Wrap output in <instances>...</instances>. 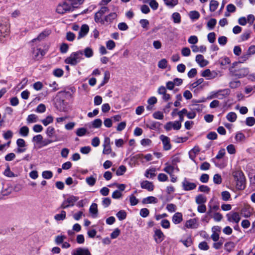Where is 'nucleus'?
I'll return each mask as SVG.
<instances>
[{
  "label": "nucleus",
  "instance_id": "f257e3e1",
  "mask_svg": "<svg viewBox=\"0 0 255 255\" xmlns=\"http://www.w3.org/2000/svg\"><path fill=\"white\" fill-rule=\"evenodd\" d=\"M83 54H84L86 57L90 58L93 55V50L90 47H87L83 51L79 50L73 52L69 57L65 59L64 62L66 64L75 66L84 59L83 57Z\"/></svg>",
  "mask_w": 255,
  "mask_h": 255
},
{
  "label": "nucleus",
  "instance_id": "f03ea898",
  "mask_svg": "<svg viewBox=\"0 0 255 255\" xmlns=\"http://www.w3.org/2000/svg\"><path fill=\"white\" fill-rule=\"evenodd\" d=\"M82 3L81 0H76L74 2L71 1L70 0H65L59 3L56 8V11L60 14H64L67 12L73 11L75 7V4Z\"/></svg>",
  "mask_w": 255,
  "mask_h": 255
},
{
  "label": "nucleus",
  "instance_id": "7ed1b4c3",
  "mask_svg": "<svg viewBox=\"0 0 255 255\" xmlns=\"http://www.w3.org/2000/svg\"><path fill=\"white\" fill-rule=\"evenodd\" d=\"M233 176L236 182L237 189L244 190L246 187V179L243 172L242 171H236L233 172Z\"/></svg>",
  "mask_w": 255,
  "mask_h": 255
},
{
  "label": "nucleus",
  "instance_id": "20e7f679",
  "mask_svg": "<svg viewBox=\"0 0 255 255\" xmlns=\"http://www.w3.org/2000/svg\"><path fill=\"white\" fill-rule=\"evenodd\" d=\"M78 197L71 195L63 202L60 208L61 209H66L69 207L73 206L75 202L78 201Z\"/></svg>",
  "mask_w": 255,
  "mask_h": 255
},
{
  "label": "nucleus",
  "instance_id": "39448f33",
  "mask_svg": "<svg viewBox=\"0 0 255 255\" xmlns=\"http://www.w3.org/2000/svg\"><path fill=\"white\" fill-rule=\"evenodd\" d=\"M227 220L230 222H235L238 224L241 220V217L238 212H231L226 215Z\"/></svg>",
  "mask_w": 255,
  "mask_h": 255
},
{
  "label": "nucleus",
  "instance_id": "423d86ee",
  "mask_svg": "<svg viewBox=\"0 0 255 255\" xmlns=\"http://www.w3.org/2000/svg\"><path fill=\"white\" fill-rule=\"evenodd\" d=\"M72 255H92L88 249L86 248H78L74 250Z\"/></svg>",
  "mask_w": 255,
  "mask_h": 255
},
{
  "label": "nucleus",
  "instance_id": "0eeeda50",
  "mask_svg": "<svg viewBox=\"0 0 255 255\" xmlns=\"http://www.w3.org/2000/svg\"><path fill=\"white\" fill-rule=\"evenodd\" d=\"M183 189L185 191H190L194 189L196 187V184L194 183L190 182L186 178H185L182 182Z\"/></svg>",
  "mask_w": 255,
  "mask_h": 255
},
{
  "label": "nucleus",
  "instance_id": "6e6552de",
  "mask_svg": "<svg viewBox=\"0 0 255 255\" xmlns=\"http://www.w3.org/2000/svg\"><path fill=\"white\" fill-rule=\"evenodd\" d=\"M160 139L162 142L163 148L165 150H168L171 149V145L170 143V139L168 137L162 134L160 136Z\"/></svg>",
  "mask_w": 255,
  "mask_h": 255
},
{
  "label": "nucleus",
  "instance_id": "1a4fd4ad",
  "mask_svg": "<svg viewBox=\"0 0 255 255\" xmlns=\"http://www.w3.org/2000/svg\"><path fill=\"white\" fill-rule=\"evenodd\" d=\"M154 239L157 244L160 243L164 238L163 232L160 229H156L154 231Z\"/></svg>",
  "mask_w": 255,
  "mask_h": 255
},
{
  "label": "nucleus",
  "instance_id": "9d476101",
  "mask_svg": "<svg viewBox=\"0 0 255 255\" xmlns=\"http://www.w3.org/2000/svg\"><path fill=\"white\" fill-rule=\"evenodd\" d=\"M231 93V90L228 89H224L218 90V98L222 100L227 97Z\"/></svg>",
  "mask_w": 255,
  "mask_h": 255
},
{
  "label": "nucleus",
  "instance_id": "9b49d317",
  "mask_svg": "<svg viewBox=\"0 0 255 255\" xmlns=\"http://www.w3.org/2000/svg\"><path fill=\"white\" fill-rule=\"evenodd\" d=\"M198 226L196 218L191 219L187 221L185 224V227L188 229H195Z\"/></svg>",
  "mask_w": 255,
  "mask_h": 255
},
{
  "label": "nucleus",
  "instance_id": "f8f14e48",
  "mask_svg": "<svg viewBox=\"0 0 255 255\" xmlns=\"http://www.w3.org/2000/svg\"><path fill=\"white\" fill-rule=\"evenodd\" d=\"M140 185L142 189H147L149 191H152L154 189V185L152 183L147 180L142 181Z\"/></svg>",
  "mask_w": 255,
  "mask_h": 255
},
{
  "label": "nucleus",
  "instance_id": "ddd939ff",
  "mask_svg": "<svg viewBox=\"0 0 255 255\" xmlns=\"http://www.w3.org/2000/svg\"><path fill=\"white\" fill-rule=\"evenodd\" d=\"M89 30V27L88 25H87V24L82 25L81 27L80 30L79 32L78 38L80 39V38L85 36L88 32Z\"/></svg>",
  "mask_w": 255,
  "mask_h": 255
},
{
  "label": "nucleus",
  "instance_id": "4468645a",
  "mask_svg": "<svg viewBox=\"0 0 255 255\" xmlns=\"http://www.w3.org/2000/svg\"><path fill=\"white\" fill-rule=\"evenodd\" d=\"M55 132V128L52 127H48L46 130V134L47 135L50 137L51 138L52 137H55V139L54 140V141H58L59 139L58 138L57 136H55L54 134Z\"/></svg>",
  "mask_w": 255,
  "mask_h": 255
},
{
  "label": "nucleus",
  "instance_id": "2eb2a0df",
  "mask_svg": "<svg viewBox=\"0 0 255 255\" xmlns=\"http://www.w3.org/2000/svg\"><path fill=\"white\" fill-rule=\"evenodd\" d=\"M196 61L201 67H204L208 64V61L204 59L202 55L198 54L196 56Z\"/></svg>",
  "mask_w": 255,
  "mask_h": 255
},
{
  "label": "nucleus",
  "instance_id": "dca6fc26",
  "mask_svg": "<svg viewBox=\"0 0 255 255\" xmlns=\"http://www.w3.org/2000/svg\"><path fill=\"white\" fill-rule=\"evenodd\" d=\"M183 220L182 214L180 212H176L172 217V222L178 224L180 223Z\"/></svg>",
  "mask_w": 255,
  "mask_h": 255
},
{
  "label": "nucleus",
  "instance_id": "f3484780",
  "mask_svg": "<svg viewBox=\"0 0 255 255\" xmlns=\"http://www.w3.org/2000/svg\"><path fill=\"white\" fill-rule=\"evenodd\" d=\"M89 212L91 214L92 217H97L98 212L97 204L92 203L90 207Z\"/></svg>",
  "mask_w": 255,
  "mask_h": 255
},
{
  "label": "nucleus",
  "instance_id": "a211bd4d",
  "mask_svg": "<svg viewBox=\"0 0 255 255\" xmlns=\"http://www.w3.org/2000/svg\"><path fill=\"white\" fill-rule=\"evenodd\" d=\"M50 33V30H45L43 31H42L41 33H40L38 37L36 38H34L32 42H33L35 41L36 40H41L45 38L46 36H48Z\"/></svg>",
  "mask_w": 255,
  "mask_h": 255
},
{
  "label": "nucleus",
  "instance_id": "6ab92c4d",
  "mask_svg": "<svg viewBox=\"0 0 255 255\" xmlns=\"http://www.w3.org/2000/svg\"><path fill=\"white\" fill-rule=\"evenodd\" d=\"M195 201L198 205L204 204L207 201V198L203 195L199 194L196 197Z\"/></svg>",
  "mask_w": 255,
  "mask_h": 255
},
{
  "label": "nucleus",
  "instance_id": "aec40b11",
  "mask_svg": "<svg viewBox=\"0 0 255 255\" xmlns=\"http://www.w3.org/2000/svg\"><path fill=\"white\" fill-rule=\"evenodd\" d=\"M144 3H148L153 10H156L158 7V3L155 0H144Z\"/></svg>",
  "mask_w": 255,
  "mask_h": 255
},
{
  "label": "nucleus",
  "instance_id": "412c9836",
  "mask_svg": "<svg viewBox=\"0 0 255 255\" xmlns=\"http://www.w3.org/2000/svg\"><path fill=\"white\" fill-rule=\"evenodd\" d=\"M157 199L153 196H149L143 199L142 203L143 204L156 203H157Z\"/></svg>",
  "mask_w": 255,
  "mask_h": 255
},
{
  "label": "nucleus",
  "instance_id": "4be33fe9",
  "mask_svg": "<svg viewBox=\"0 0 255 255\" xmlns=\"http://www.w3.org/2000/svg\"><path fill=\"white\" fill-rule=\"evenodd\" d=\"M117 16V14L115 12H112L107 15L104 18V22H112Z\"/></svg>",
  "mask_w": 255,
  "mask_h": 255
},
{
  "label": "nucleus",
  "instance_id": "5701e85b",
  "mask_svg": "<svg viewBox=\"0 0 255 255\" xmlns=\"http://www.w3.org/2000/svg\"><path fill=\"white\" fill-rule=\"evenodd\" d=\"M66 212L64 210L61 211L60 214H56L54 216V219L56 221H62L66 218Z\"/></svg>",
  "mask_w": 255,
  "mask_h": 255
},
{
  "label": "nucleus",
  "instance_id": "b1692460",
  "mask_svg": "<svg viewBox=\"0 0 255 255\" xmlns=\"http://www.w3.org/2000/svg\"><path fill=\"white\" fill-rule=\"evenodd\" d=\"M165 4L170 8H173L178 4V0H163Z\"/></svg>",
  "mask_w": 255,
  "mask_h": 255
},
{
  "label": "nucleus",
  "instance_id": "393cba45",
  "mask_svg": "<svg viewBox=\"0 0 255 255\" xmlns=\"http://www.w3.org/2000/svg\"><path fill=\"white\" fill-rule=\"evenodd\" d=\"M219 5V2L215 0H212L210 2V10L211 12L215 11Z\"/></svg>",
  "mask_w": 255,
  "mask_h": 255
},
{
  "label": "nucleus",
  "instance_id": "a878e982",
  "mask_svg": "<svg viewBox=\"0 0 255 255\" xmlns=\"http://www.w3.org/2000/svg\"><path fill=\"white\" fill-rule=\"evenodd\" d=\"M227 119L230 122H234L236 121L237 116L235 113L230 112L226 116Z\"/></svg>",
  "mask_w": 255,
  "mask_h": 255
},
{
  "label": "nucleus",
  "instance_id": "bb28decb",
  "mask_svg": "<svg viewBox=\"0 0 255 255\" xmlns=\"http://www.w3.org/2000/svg\"><path fill=\"white\" fill-rule=\"evenodd\" d=\"M116 216L119 220L122 221L126 218L127 213L125 210H122L117 213Z\"/></svg>",
  "mask_w": 255,
  "mask_h": 255
},
{
  "label": "nucleus",
  "instance_id": "cd10ccee",
  "mask_svg": "<svg viewBox=\"0 0 255 255\" xmlns=\"http://www.w3.org/2000/svg\"><path fill=\"white\" fill-rule=\"evenodd\" d=\"M19 134L22 136H27L29 133V128L26 126H23L19 129Z\"/></svg>",
  "mask_w": 255,
  "mask_h": 255
},
{
  "label": "nucleus",
  "instance_id": "c85d7f7f",
  "mask_svg": "<svg viewBox=\"0 0 255 255\" xmlns=\"http://www.w3.org/2000/svg\"><path fill=\"white\" fill-rule=\"evenodd\" d=\"M225 250L228 252H230L235 247V244L232 242L226 243L224 246Z\"/></svg>",
  "mask_w": 255,
  "mask_h": 255
},
{
  "label": "nucleus",
  "instance_id": "c756f323",
  "mask_svg": "<svg viewBox=\"0 0 255 255\" xmlns=\"http://www.w3.org/2000/svg\"><path fill=\"white\" fill-rule=\"evenodd\" d=\"M28 124L35 123L37 121V116L34 114L29 115L26 119Z\"/></svg>",
  "mask_w": 255,
  "mask_h": 255
},
{
  "label": "nucleus",
  "instance_id": "7c9ffc66",
  "mask_svg": "<svg viewBox=\"0 0 255 255\" xmlns=\"http://www.w3.org/2000/svg\"><path fill=\"white\" fill-rule=\"evenodd\" d=\"M180 242L186 247L191 246L193 243L191 237H188L186 240H181Z\"/></svg>",
  "mask_w": 255,
  "mask_h": 255
},
{
  "label": "nucleus",
  "instance_id": "2f4dec72",
  "mask_svg": "<svg viewBox=\"0 0 255 255\" xmlns=\"http://www.w3.org/2000/svg\"><path fill=\"white\" fill-rule=\"evenodd\" d=\"M189 17L192 20L198 19L200 17V13L196 10L191 11L189 13Z\"/></svg>",
  "mask_w": 255,
  "mask_h": 255
},
{
  "label": "nucleus",
  "instance_id": "473e14b6",
  "mask_svg": "<svg viewBox=\"0 0 255 255\" xmlns=\"http://www.w3.org/2000/svg\"><path fill=\"white\" fill-rule=\"evenodd\" d=\"M172 17L174 23H179L181 22V16L178 12L173 13Z\"/></svg>",
  "mask_w": 255,
  "mask_h": 255
},
{
  "label": "nucleus",
  "instance_id": "72a5a7b5",
  "mask_svg": "<svg viewBox=\"0 0 255 255\" xmlns=\"http://www.w3.org/2000/svg\"><path fill=\"white\" fill-rule=\"evenodd\" d=\"M66 239V237L63 235L57 236L55 238V243L56 245H60L62 244L64 240Z\"/></svg>",
  "mask_w": 255,
  "mask_h": 255
},
{
  "label": "nucleus",
  "instance_id": "f704fd0d",
  "mask_svg": "<svg viewBox=\"0 0 255 255\" xmlns=\"http://www.w3.org/2000/svg\"><path fill=\"white\" fill-rule=\"evenodd\" d=\"M53 121V118L51 116H48L45 119L41 121L42 123L47 126L48 124L52 123Z\"/></svg>",
  "mask_w": 255,
  "mask_h": 255
},
{
  "label": "nucleus",
  "instance_id": "c9c22d12",
  "mask_svg": "<svg viewBox=\"0 0 255 255\" xmlns=\"http://www.w3.org/2000/svg\"><path fill=\"white\" fill-rule=\"evenodd\" d=\"M237 142H241L245 140V136L241 132H238L236 133L235 137Z\"/></svg>",
  "mask_w": 255,
  "mask_h": 255
},
{
  "label": "nucleus",
  "instance_id": "e433bc0d",
  "mask_svg": "<svg viewBox=\"0 0 255 255\" xmlns=\"http://www.w3.org/2000/svg\"><path fill=\"white\" fill-rule=\"evenodd\" d=\"M3 174L5 176H7V177H13L15 176V175L14 174V173L12 172V171H11L10 167H9V166L8 165H7L6 168L4 170V171L3 172Z\"/></svg>",
  "mask_w": 255,
  "mask_h": 255
},
{
  "label": "nucleus",
  "instance_id": "4c0bfd02",
  "mask_svg": "<svg viewBox=\"0 0 255 255\" xmlns=\"http://www.w3.org/2000/svg\"><path fill=\"white\" fill-rule=\"evenodd\" d=\"M86 183L90 186H93L95 184L96 179L93 176L87 177L86 178Z\"/></svg>",
  "mask_w": 255,
  "mask_h": 255
},
{
  "label": "nucleus",
  "instance_id": "58836bf2",
  "mask_svg": "<svg viewBox=\"0 0 255 255\" xmlns=\"http://www.w3.org/2000/svg\"><path fill=\"white\" fill-rule=\"evenodd\" d=\"M217 23V21L215 18H211L209 20V21L207 23V26L209 28V29H213Z\"/></svg>",
  "mask_w": 255,
  "mask_h": 255
},
{
  "label": "nucleus",
  "instance_id": "ea45409f",
  "mask_svg": "<svg viewBox=\"0 0 255 255\" xmlns=\"http://www.w3.org/2000/svg\"><path fill=\"white\" fill-rule=\"evenodd\" d=\"M219 63L222 66L226 65L230 63V59L227 57L221 58L219 60Z\"/></svg>",
  "mask_w": 255,
  "mask_h": 255
},
{
  "label": "nucleus",
  "instance_id": "a19ab883",
  "mask_svg": "<svg viewBox=\"0 0 255 255\" xmlns=\"http://www.w3.org/2000/svg\"><path fill=\"white\" fill-rule=\"evenodd\" d=\"M42 176L43 178L49 179L53 176V173L51 171L46 170L42 172Z\"/></svg>",
  "mask_w": 255,
  "mask_h": 255
},
{
  "label": "nucleus",
  "instance_id": "79ce46f5",
  "mask_svg": "<svg viewBox=\"0 0 255 255\" xmlns=\"http://www.w3.org/2000/svg\"><path fill=\"white\" fill-rule=\"evenodd\" d=\"M126 167L124 165H121L116 171V174L118 176H121L124 174L126 171Z\"/></svg>",
  "mask_w": 255,
  "mask_h": 255
},
{
  "label": "nucleus",
  "instance_id": "37998d69",
  "mask_svg": "<svg viewBox=\"0 0 255 255\" xmlns=\"http://www.w3.org/2000/svg\"><path fill=\"white\" fill-rule=\"evenodd\" d=\"M167 66V61L165 59H162L158 62V66L161 69H165Z\"/></svg>",
  "mask_w": 255,
  "mask_h": 255
},
{
  "label": "nucleus",
  "instance_id": "c03bdc74",
  "mask_svg": "<svg viewBox=\"0 0 255 255\" xmlns=\"http://www.w3.org/2000/svg\"><path fill=\"white\" fill-rule=\"evenodd\" d=\"M199 248L201 250L207 251L209 249V247L206 242L203 241L201 242L198 245Z\"/></svg>",
  "mask_w": 255,
  "mask_h": 255
},
{
  "label": "nucleus",
  "instance_id": "a18cd8bd",
  "mask_svg": "<svg viewBox=\"0 0 255 255\" xmlns=\"http://www.w3.org/2000/svg\"><path fill=\"white\" fill-rule=\"evenodd\" d=\"M255 124V119L254 117H248L246 119V124L250 127L254 126Z\"/></svg>",
  "mask_w": 255,
  "mask_h": 255
},
{
  "label": "nucleus",
  "instance_id": "49530a36",
  "mask_svg": "<svg viewBox=\"0 0 255 255\" xmlns=\"http://www.w3.org/2000/svg\"><path fill=\"white\" fill-rule=\"evenodd\" d=\"M222 199L224 201H228L231 198V195L228 191H225L221 193Z\"/></svg>",
  "mask_w": 255,
  "mask_h": 255
},
{
  "label": "nucleus",
  "instance_id": "de8ad7c7",
  "mask_svg": "<svg viewBox=\"0 0 255 255\" xmlns=\"http://www.w3.org/2000/svg\"><path fill=\"white\" fill-rule=\"evenodd\" d=\"M106 46L109 50H112L116 47L115 42L112 40H109L106 42Z\"/></svg>",
  "mask_w": 255,
  "mask_h": 255
},
{
  "label": "nucleus",
  "instance_id": "09e8293b",
  "mask_svg": "<svg viewBox=\"0 0 255 255\" xmlns=\"http://www.w3.org/2000/svg\"><path fill=\"white\" fill-rule=\"evenodd\" d=\"M102 15H101L100 14L98 13L97 12L95 14V21L97 23H101L102 24L104 23V19H102L101 18Z\"/></svg>",
  "mask_w": 255,
  "mask_h": 255
},
{
  "label": "nucleus",
  "instance_id": "8fccbe9b",
  "mask_svg": "<svg viewBox=\"0 0 255 255\" xmlns=\"http://www.w3.org/2000/svg\"><path fill=\"white\" fill-rule=\"evenodd\" d=\"M221 176L219 174H216L213 177V181L215 184H220L222 183Z\"/></svg>",
  "mask_w": 255,
  "mask_h": 255
},
{
  "label": "nucleus",
  "instance_id": "3c124183",
  "mask_svg": "<svg viewBox=\"0 0 255 255\" xmlns=\"http://www.w3.org/2000/svg\"><path fill=\"white\" fill-rule=\"evenodd\" d=\"M43 136L41 134H38L33 137L32 141L37 143H42Z\"/></svg>",
  "mask_w": 255,
  "mask_h": 255
},
{
  "label": "nucleus",
  "instance_id": "603ef678",
  "mask_svg": "<svg viewBox=\"0 0 255 255\" xmlns=\"http://www.w3.org/2000/svg\"><path fill=\"white\" fill-rule=\"evenodd\" d=\"M208 41L213 43L215 42L216 39V34L214 32H210L208 34L207 36Z\"/></svg>",
  "mask_w": 255,
  "mask_h": 255
},
{
  "label": "nucleus",
  "instance_id": "864d4df0",
  "mask_svg": "<svg viewBox=\"0 0 255 255\" xmlns=\"http://www.w3.org/2000/svg\"><path fill=\"white\" fill-rule=\"evenodd\" d=\"M87 129L85 128H81L77 129L76 131V134L79 136H82L86 134Z\"/></svg>",
  "mask_w": 255,
  "mask_h": 255
},
{
  "label": "nucleus",
  "instance_id": "5fc2aeb1",
  "mask_svg": "<svg viewBox=\"0 0 255 255\" xmlns=\"http://www.w3.org/2000/svg\"><path fill=\"white\" fill-rule=\"evenodd\" d=\"M129 201L131 206H135L138 203V199L133 195H131L129 196Z\"/></svg>",
  "mask_w": 255,
  "mask_h": 255
},
{
  "label": "nucleus",
  "instance_id": "6e6d98bb",
  "mask_svg": "<svg viewBox=\"0 0 255 255\" xmlns=\"http://www.w3.org/2000/svg\"><path fill=\"white\" fill-rule=\"evenodd\" d=\"M174 170V167L172 165H167L163 169V171L168 174L171 175L173 172Z\"/></svg>",
  "mask_w": 255,
  "mask_h": 255
},
{
  "label": "nucleus",
  "instance_id": "4d7b16f0",
  "mask_svg": "<svg viewBox=\"0 0 255 255\" xmlns=\"http://www.w3.org/2000/svg\"><path fill=\"white\" fill-rule=\"evenodd\" d=\"M191 54V51L189 48L185 47L182 49L181 54L183 56H189Z\"/></svg>",
  "mask_w": 255,
  "mask_h": 255
},
{
  "label": "nucleus",
  "instance_id": "13d9d810",
  "mask_svg": "<svg viewBox=\"0 0 255 255\" xmlns=\"http://www.w3.org/2000/svg\"><path fill=\"white\" fill-rule=\"evenodd\" d=\"M118 27L120 30L125 31L128 29V26L125 22H120L118 25Z\"/></svg>",
  "mask_w": 255,
  "mask_h": 255
},
{
  "label": "nucleus",
  "instance_id": "bf43d9fd",
  "mask_svg": "<svg viewBox=\"0 0 255 255\" xmlns=\"http://www.w3.org/2000/svg\"><path fill=\"white\" fill-rule=\"evenodd\" d=\"M12 136L13 132L10 130H7L5 132L3 133V137L6 140L11 138Z\"/></svg>",
  "mask_w": 255,
  "mask_h": 255
},
{
  "label": "nucleus",
  "instance_id": "052dcab7",
  "mask_svg": "<svg viewBox=\"0 0 255 255\" xmlns=\"http://www.w3.org/2000/svg\"><path fill=\"white\" fill-rule=\"evenodd\" d=\"M153 117L155 119L162 120L164 118L163 114L160 111H157L153 114Z\"/></svg>",
  "mask_w": 255,
  "mask_h": 255
},
{
  "label": "nucleus",
  "instance_id": "680f3d73",
  "mask_svg": "<svg viewBox=\"0 0 255 255\" xmlns=\"http://www.w3.org/2000/svg\"><path fill=\"white\" fill-rule=\"evenodd\" d=\"M16 144L17 147H25L26 146V143L25 140L22 138H18L16 140Z\"/></svg>",
  "mask_w": 255,
  "mask_h": 255
},
{
  "label": "nucleus",
  "instance_id": "e2e57ef3",
  "mask_svg": "<svg viewBox=\"0 0 255 255\" xmlns=\"http://www.w3.org/2000/svg\"><path fill=\"white\" fill-rule=\"evenodd\" d=\"M149 211L147 208H142L140 210L139 214L140 215L143 217L145 218L149 215Z\"/></svg>",
  "mask_w": 255,
  "mask_h": 255
},
{
  "label": "nucleus",
  "instance_id": "0e129e2a",
  "mask_svg": "<svg viewBox=\"0 0 255 255\" xmlns=\"http://www.w3.org/2000/svg\"><path fill=\"white\" fill-rule=\"evenodd\" d=\"M102 120L100 119H97L93 122V127L95 128H99L102 125Z\"/></svg>",
  "mask_w": 255,
  "mask_h": 255
},
{
  "label": "nucleus",
  "instance_id": "69168bd1",
  "mask_svg": "<svg viewBox=\"0 0 255 255\" xmlns=\"http://www.w3.org/2000/svg\"><path fill=\"white\" fill-rule=\"evenodd\" d=\"M46 110V107L43 104H39L36 109V111L37 113H44Z\"/></svg>",
  "mask_w": 255,
  "mask_h": 255
},
{
  "label": "nucleus",
  "instance_id": "338daca9",
  "mask_svg": "<svg viewBox=\"0 0 255 255\" xmlns=\"http://www.w3.org/2000/svg\"><path fill=\"white\" fill-rule=\"evenodd\" d=\"M63 71L61 69H55L53 72V75L57 77H60L63 75Z\"/></svg>",
  "mask_w": 255,
  "mask_h": 255
},
{
  "label": "nucleus",
  "instance_id": "774afa93",
  "mask_svg": "<svg viewBox=\"0 0 255 255\" xmlns=\"http://www.w3.org/2000/svg\"><path fill=\"white\" fill-rule=\"evenodd\" d=\"M218 135L216 132L211 131L207 135V137L209 139L214 140L217 139Z\"/></svg>",
  "mask_w": 255,
  "mask_h": 255
}]
</instances>
